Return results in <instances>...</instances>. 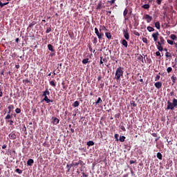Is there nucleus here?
I'll return each mask as SVG.
<instances>
[{"label":"nucleus","instance_id":"56","mask_svg":"<svg viewBox=\"0 0 177 177\" xmlns=\"http://www.w3.org/2000/svg\"><path fill=\"white\" fill-rule=\"evenodd\" d=\"M136 162V160H130L129 164L130 165H132V164H135Z\"/></svg>","mask_w":177,"mask_h":177},{"label":"nucleus","instance_id":"62","mask_svg":"<svg viewBox=\"0 0 177 177\" xmlns=\"http://www.w3.org/2000/svg\"><path fill=\"white\" fill-rule=\"evenodd\" d=\"M88 46L90 52H92V46H91V44H89Z\"/></svg>","mask_w":177,"mask_h":177},{"label":"nucleus","instance_id":"13","mask_svg":"<svg viewBox=\"0 0 177 177\" xmlns=\"http://www.w3.org/2000/svg\"><path fill=\"white\" fill-rule=\"evenodd\" d=\"M82 164H84V162L82 160H79L77 162H75L73 164V167H77L78 165H82Z\"/></svg>","mask_w":177,"mask_h":177},{"label":"nucleus","instance_id":"6","mask_svg":"<svg viewBox=\"0 0 177 177\" xmlns=\"http://www.w3.org/2000/svg\"><path fill=\"white\" fill-rule=\"evenodd\" d=\"M160 35V33L158 32V31L153 32L151 35L152 38L153 39L154 42H157V41H158V36Z\"/></svg>","mask_w":177,"mask_h":177},{"label":"nucleus","instance_id":"59","mask_svg":"<svg viewBox=\"0 0 177 177\" xmlns=\"http://www.w3.org/2000/svg\"><path fill=\"white\" fill-rule=\"evenodd\" d=\"M115 118H120V113L115 114Z\"/></svg>","mask_w":177,"mask_h":177},{"label":"nucleus","instance_id":"30","mask_svg":"<svg viewBox=\"0 0 177 177\" xmlns=\"http://www.w3.org/2000/svg\"><path fill=\"white\" fill-rule=\"evenodd\" d=\"M103 103V100H102L101 97H98L97 100L95 102V104H99Z\"/></svg>","mask_w":177,"mask_h":177},{"label":"nucleus","instance_id":"17","mask_svg":"<svg viewBox=\"0 0 177 177\" xmlns=\"http://www.w3.org/2000/svg\"><path fill=\"white\" fill-rule=\"evenodd\" d=\"M8 114H10V112L12 111V110H13L15 109V106L13 104H10L8 106Z\"/></svg>","mask_w":177,"mask_h":177},{"label":"nucleus","instance_id":"52","mask_svg":"<svg viewBox=\"0 0 177 177\" xmlns=\"http://www.w3.org/2000/svg\"><path fill=\"white\" fill-rule=\"evenodd\" d=\"M50 31H52V28H48L46 29V34H49V32H50Z\"/></svg>","mask_w":177,"mask_h":177},{"label":"nucleus","instance_id":"5","mask_svg":"<svg viewBox=\"0 0 177 177\" xmlns=\"http://www.w3.org/2000/svg\"><path fill=\"white\" fill-rule=\"evenodd\" d=\"M104 8H106V6H104V3H103V1H100L98 2V4H97V7H96V10H99L103 9Z\"/></svg>","mask_w":177,"mask_h":177},{"label":"nucleus","instance_id":"2","mask_svg":"<svg viewBox=\"0 0 177 177\" xmlns=\"http://www.w3.org/2000/svg\"><path fill=\"white\" fill-rule=\"evenodd\" d=\"M159 39L160 41H157L158 45H156V46L159 52H162L164 50L162 46L165 45V39H164L162 36H160Z\"/></svg>","mask_w":177,"mask_h":177},{"label":"nucleus","instance_id":"40","mask_svg":"<svg viewBox=\"0 0 177 177\" xmlns=\"http://www.w3.org/2000/svg\"><path fill=\"white\" fill-rule=\"evenodd\" d=\"M171 80L173 84H175V82H176V77L172 76V77H171Z\"/></svg>","mask_w":177,"mask_h":177},{"label":"nucleus","instance_id":"4","mask_svg":"<svg viewBox=\"0 0 177 177\" xmlns=\"http://www.w3.org/2000/svg\"><path fill=\"white\" fill-rule=\"evenodd\" d=\"M95 34H96L98 39H102L103 37H104V34L102 32H99V29H97V28H95Z\"/></svg>","mask_w":177,"mask_h":177},{"label":"nucleus","instance_id":"27","mask_svg":"<svg viewBox=\"0 0 177 177\" xmlns=\"http://www.w3.org/2000/svg\"><path fill=\"white\" fill-rule=\"evenodd\" d=\"M6 5H9V2L2 3V1H0V7L1 8H3V6H6Z\"/></svg>","mask_w":177,"mask_h":177},{"label":"nucleus","instance_id":"63","mask_svg":"<svg viewBox=\"0 0 177 177\" xmlns=\"http://www.w3.org/2000/svg\"><path fill=\"white\" fill-rule=\"evenodd\" d=\"M102 80V75H99L97 77V81H101Z\"/></svg>","mask_w":177,"mask_h":177},{"label":"nucleus","instance_id":"28","mask_svg":"<svg viewBox=\"0 0 177 177\" xmlns=\"http://www.w3.org/2000/svg\"><path fill=\"white\" fill-rule=\"evenodd\" d=\"M142 9H150V5L149 4H145L142 6Z\"/></svg>","mask_w":177,"mask_h":177},{"label":"nucleus","instance_id":"36","mask_svg":"<svg viewBox=\"0 0 177 177\" xmlns=\"http://www.w3.org/2000/svg\"><path fill=\"white\" fill-rule=\"evenodd\" d=\"M170 38H171V39H172L173 41H175V40L177 39V37H176V35L172 34V35H170Z\"/></svg>","mask_w":177,"mask_h":177},{"label":"nucleus","instance_id":"14","mask_svg":"<svg viewBox=\"0 0 177 177\" xmlns=\"http://www.w3.org/2000/svg\"><path fill=\"white\" fill-rule=\"evenodd\" d=\"M32 164H34V160L33 159H29L27 161V165H28L29 167H31L32 165Z\"/></svg>","mask_w":177,"mask_h":177},{"label":"nucleus","instance_id":"44","mask_svg":"<svg viewBox=\"0 0 177 177\" xmlns=\"http://www.w3.org/2000/svg\"><path fill=\"white\" fill-rule=\"evenodd\" d=\"M167 72L169 74V73H172V68L171 67H168L167 68Z\"/></svg>","mask_w":177,"mask_h":177},{"label":"nucleus","instance_id":"38","mask_svg":"<svg viewBox=\"0 0 177 177\" xmlns=\"http://www.w3.org/2000/svg\"><path fill=\"white\" fill-rule=\"evenodd\" d=\"M127 15H128V10L127 8H125L124 12H123L124 17H127Z\"/></svg>","mask_w":177,"mask_h":177},{"label":"nucleus","instance_id":"50","mask_svg":"<svg viewBox=\"0 0 177 177\" xmlns=\"http://www.w3.org/2000/svg\"><path fill=\"white\" fill-rule=\"evenodd\" d=\"M120 136V135H118V134H115L114 135V138H115V139H116V142H118V137Z\"/></svg>","mask_w":177,"mask_h":177},{"label":"nucleus","instance_id":"57","mask_svg":"<svg viewBox=\"0 0 177 177\" xmlns=\"http://www.w3.org/2000/svg\"><path fill=\"white\" fill-rule=\"evenodd\" d=\"M156 56H160V57H161V53H160V51H157L156 53Z\"/></svg>","mask_w":177,"mask_h":177},{"label":"nucleus","instance_id":"24","mask_svg":"<svg viewBox=\"0 0 177 177\" xmlns=\"http://www.w3.org/2000/svg\"><path fill=\"white\" fill-rule=\"evenodd\" d=\"M105 35L108 39H111V33L106 32H105Z\"/></svg>","mask_w":177,"mask_h":177},{"label":"nucleus","instance_id":"55","mask_svg":"<svg viewBox=\"0 0 177 177\" xmlns=\"http://www.w3.org/2000/svg\"><path fill=\"white\" fill-rule=\"evenodd\" d=\"M120 129H122V131H123V132H125V131H127V129H125V127H124V126H121Z\"/></svg>","mask_w":177,"mask_h":177},{"label":"nucleus","instance_id":"37","mask_svg":"<svg viewBox=\"0 0 177 177\" xmlns=\"http://www.w3.org/2000/svg\"><path fill=\"white\" fill-rule=\"evenodd\" d=\"M74 167V165L71 164V165H67L66 167L68 168V172H70V169H71V167Z\"/></svg>","mask_w":177,"mask_h":177},{"label":"nucleus","instance_id":"7","mask_svg":"<svg viewBox=\"0 0 177 177\" xmlns=\"http://www.w3.org/2000/svg\"><path fill=\"white\" fill-rule=\"evenodd\" d=\"M8 137L10 138V139H11L12 140H15V139H17V136L16 135V131H12L11 132L9 135Z\"/></svg>","mask_w":177,"mask_h":177},{"label":"nucleus","instance_id":"8","mask_svg":"<svg viewBox=\"0 0 177 177\" xmlns=\"http://www.w3.org/2000/svg\"><path fill=\"white\" fill-rule=\"evenodd\" d=\"M145 19L147 20V23H151V20H153V17L150 16L149 14H146L145 15Z\"/></svg>","mask_w":177,"mask_h":177},{"label":"nucleus","instance_id":"26","mask_svg":"<svg viewBox=\"0 0 177 177\" xmlns=\"http://www.w3.org/2000/svg\"><path fill=\"white\" fill-rule=\"evenodd\" d=\"M125 139H126V137H125V136H120L119 140H120V142H125Z\"/></svg>","mask_w":177,"mask_h":177},{"label":"nucleus","instance_id":"46","mask_svg":"<svg viewBox=\"0 0 177 177\" xmlns=\"http://www.w3.org/2000/svg\"><path fill=\"white\" fill-rule=\"evenodd\" d=\"M23 84H30V80H28V79L24 80Z\"/></svg>","mask_w":177,"mask_h":177},{"label":"nucleus","instance_id":"48","mask_svg":"<svg viewBox=\"0 0 177 177\" xmlns=\"http://www.w3.org/2000/svg\"><path fill=\"white\" fill-rule=\"evenodd\" d=\"M129 29L127 28L126 29H123V35L128 34Z\"/></svg>","mask_w":177,"mask_h":177},{"label":"nucleus","instance_id":"39","mask_svg":"<svg viewBox=\"0 0 177 177\" xmlns=\"http://www.w3.org/2000/svg\"><path fill=\"white\" fill-rule=\"evenodd\" d=\"M50 85H51V86H53V88L56 87V83H55V81L53 80L50 82Z\"/></svg>","mask_w":177,"mask_h":177},{"label":"nucleus","instance_id":"25","mask_svg":"<svg viewBox=\"0 0 177 177\" xmlns=\"http://www.w3.org/2000/svg\"><path fill=\"white\" fill-rule=\"evenodd\" d=\"M167 44H169V45H174H174H176V46H177V44L174 42V41L170 40V39L167 40Z\"/></svg>","mask_w":177,"mask_h":177},{"label":"nucleus","instance_id":"53","mask_svg":"<svg viewBox=\"0 0 177 177\" xmlns=\"http://www.w3.org/2000/svg\"><path fill=\"white\" fill-rule=\"evenodd\" d=\"M160 78V75H157L156 77H155V81H159Z\"/></svg>","mask_w":177,"mask_h":177},{"label":"nucleus","instance_id":"18","mask_svg":"<svg viewBox=\"0 0 177 177\" xmlns=\"http://www.w3.org/2000/svg\"><path fill=\"white\" fill-rule=\"evenodd\" d=\"M154 25L156 28H157V30H160V28H161V26L160 25L159 21L156 22Z\"/></svg>","mask_w":177,"mask_h":177},{"label":"nucleus","instance_id":"11","mask_svg":"<svg viewBox=\"0 0 177 177\" xmlns=\"http://www.w3.org/2000/svg\"><path fill=\"white\" fill-rule=\"evenodd\" d=\"M43 102H46V103H53V100H50L48 96L44 97L42 100Z\"/></svg>","mask_w":177,"mask_h":177},{"label":"nucleus","instance_id":"16","mask_svg":"<svg viewBox=\"0 0 177 177\" xmlns=\"http://www.w3.org/2000/svg\"><path fill=\"white\" fill-rule=\"evenodd\" d=\"M47 47L48 50H50V52H55V48H53V46H52V44H48Z\"/></svg>","mask_w":177,"mask_h":177},{"label":"nucleus","instance_id":"9","mask_svg":"<svg viewBox=\"0 0 177 177\" xmlns=\"http://www.w3.org/2000/svg\"><path fill=\"white\" fill-rule=\"evenodd\" d=\"M154 86H156V88H157V89H160V88L162 86V82H157L154 84Z\"/></svg>","mask_w":177,"mask_h":177},{"label":"nucleus","instance_id":"58","mask_svg":"<svg viewBox=\"0 0 177 177\" xmlns=\"http://www.w3.org/2000/svg\"><path fill=\"white\" fill-rule=\"evenodd\" d=\"M162 2V0H156V3H158V5H160Z\"/></svg>","mask_w":177,"mask_h":177},{"label":"nucleus","instance_id":"1","mask_svg":"<svg viewBox=\"0 0 177 177\" xmlns=\"http://www.w3.org/2000/svg\"><path fill=\"white\" fill-rule=\"evenodd\" d=\"M115 75V80L117 82H118V81H121V77L124 76V68L119 66L116 69Z\"/></svg>","mask_w":177,"mask_h":177},{"label":"nucleus","instance_id":"43","mask_svg":"<svg viewBox=\"0 0 177 177\" xmlns=\"http://www.w3.org/2000/svg\"><path fill=\"white\" fill-rule=\"evenodd\" d=\"M15 113H17V114H20V113H21V109L17 108L15 109Z\"/></svg>","mask_w":177,"mask_h":177},{"label":"nucleus","instance_id":"19","mask_svg":"<svg viewBox=\"0 0 177 177\" xmlns=\"http://www.w3.org/2000/svg\"><path fill=\"white\" fill-rule=\"evenodd\" d=\"M165 57H169L170 59H172V53L167 51L165 53Z\"/></svg>","mask_w":177,"mask_h":177},{"label":"nucleus","instance_id":"45","mask_svg":"<svg viewBox=\"0 0 177 177\" xmlns=\"http://www.w3.org/2000/svg\"><path fill=\"white\" fill-rule=\"evenodd\" d=\"M93 42L95 45H96V44H97V37H94Z\"/></svg>","mask_w":177,"mask_h":177},{"label":"nucleus","instance_id":"42","mask_svg":"<svg viewBox=\"0 0 177 177\" xmlns=\"http://www.w3.org/2000/svg\"><path fill=\"white\" fill-rule=\"evenodd\" d=\"M98 88H100V89H103V88H104V83L101 82L98 86Z\"/></svg>","mask_w":177,"mask_h":177},{"label":"nucleus","instance_id":"12","mask_svg":"<svg viewBox=\"0 0 177 177\" xmlns=\"http://www.w3.org/2000/svg\"><path fill=\"white\" fill-rule=\"evenodd\" d=\"M50 95V92H49V90L46 88V91L43 92L42 97H44L46 96H49Z\"/></svg>","mask_w":177,"mask_h":177},{"label":"nucleus","instance_id":"21","mask_svg":"<svg viewBox=\"0 0 177 177\" xmlns=\"http://www.w3.org/2000/svg\"><path fill=\"white\" fill-rule=\"evenodd\" d=\"M35 24H37V22H35V21H31V22H30V23H29V26H28L29 28H32L33 26H35Z\"/></svg>","mask_w":177,"mask_h":177},{"label":"nucleus","instance_id":"54","mask_svg":"<svg viewBox=\"0 0 177 177\" xmlns=\"http://www.w3.org/2000/svg\"><path fill=\"white\" fill-rule=\"evenodd\" d=\"M142 41L144 42V44H148L147 38H142Z\"/></svg>","mask_w":177,"mask_h":177},{"label":"nucleus","instance_id":"49","mask_svg":"<svg viewBox=\"0 0 177 177\" xmlns=\"http://www.w3.org/2000/svg\"><path fill=\"white\" fill-rule=\"evenodd\" d=\"M109 3L111 5H113V3H115V0H111V1H108Z\"/></svg>","mask_w":177,"mask_h":177},{"label":"nucleus","instance_id":"22","mask_svg":"<svg viewBox=\"0 0 177 177\" xmlns=\"http://www.w3.org/2000/svg\"><path fill=\"white\" fill-rule=\"evenodd\" d=\"M130 104L132 107H136V106H138V104H136V102H135V101L131 100L130 102Z\"/></svg>","mask_w":177,"mask_h":177},{"label":"nucleus","instance_id":"3","mask_svg":"<svg viewBox=\"0 0 177 177\" xmlns=\"http://www.w3.org/2000/svg\"><path fill=\"white\" fill-rule=\"evenodd\" d=\"M177 106V100L176 98L173 99V102L171 101H167V106L166 110H174L175 107Z\"/></svg>","mask_w":177,"mask_h":177},{"label":"nucleus","instance_id":"64","mask_svg":"<svg viewBox=\"0 0 177 177\" xmlns=\"http://www.w3.org/2000/svg\"><path fill=\"white\" fill-rule=\"evenodd\" d=\"M84 177H88V174H85V172L82 173Z\"/></svg>","mask_w":177,"mask_h":177},{"label":"nucleus","instance_id":"32","mask_svg":"<svg viewBox=\"0 0 177 177\" xmlns=\"http://www.w3.org/2000/svg\"><path fill=\"white\" fill-rule=\"evenodd\" d=\"M87 146L91 147V146H93L95 145V142L93 141H88L86 143Z\"/></svg>","mask_w":177,"mask_h":177},{"label":"nucleus","instance_id":"51","mask_svg":"<svg viewBox=\"0 0 177 177\" xmlns=\"http://www.w3.org/2000/svg\"><path fill=\"white\" fill-rule=\"evenodd\" d=\"M4 73H5V69H0V74L1 75H4Z\"/></svg>","mask_w":177,"mask_h":177},{"label":"nucleus","instance_id":"33","mask_svg":"<svg viewBox=\"0 0 177 177\" xmlns=\"http://www.w3.org/2000/svg\"><path fill=\"white\" fill-rule=\"evenodd\" d=\"M156 156L158 160H162V154H161V153L158 152Z\"/></svg>","mask_w":177,"mask_h":177},{"label":"nucleus","instance_id":"41","mask_svg":"<svg viewBox=\"0 0 177 177\" xmlns=\"http://www.w3.org/2000/svg\"><path fill=\"white\" fill-rule=\"evenodd\" d=\"M15 172H17V174H19L20 175H21V174H23V171H21V169H15Z\"/></svg>","mask_w":177,"mask_h":177},{"label":"nucleus","instance_id":"31","mask_svg":"<svg viewBox=\"0 0 177 177\" xmlns=\"http://www.w3.org/2000/svg\"><path fill=\"white\" fill-rule=\"evenodd\" d=\"M100 28H102V29H100V31H109V30H107V28H106V26H100Z\"/></svg>","mask_w":177,"mask_h":177},{"label":"nucleus","instance_id":"61","mask_svg":"<svg viewBox=\"0 0 177 177\" xmlns=\"http://www.w3.org/2000/svg\"><path fill=\"white\" fill-rule=\"evenodd\" d=\"M8 122H10V125H13V120H8Z\"/></svg>","mask_w":177,"mask_h":177},{"label":"nucleus","instance_id":"35","mask_svg":"<svg viewBox=\"0 0 177 177\" xmlns=\"http://www.w3.org/2000/svg\"><path fill=\"white\" fill-rule=\"evenodd\" d=\"M123 35L125 39H127V41L129 40V33H124Z\"/></svg>","mask_w":177,"mask_h":177},{"label":"nucleus","instance_id":"10","mask_svg":"<svg viewBox=\"0 0 177 177\" xmlns=\"http://www.w3.org/2000/svg\"><path fill=\"white\" fill-rule=\"evenodd\" d=\"M52 121L54 125H57L60 120L57 118H52Z\"/></svg>","mask_w":177,"mask_h":177},{"label":"nucleus","instance_id":"20","mask_svg":"<svg viewBox=\"0 0 177 177\" xmlns=\"http://www.w3.org/2000/svg\"><path fill=\"white\" fill-rule=\"evenodd\" d=\"M10 118H13V114L8 113L6 116L5 120H10Z\"/></svg>","mask_w":177,"mask_h":177},{"label":"nucleus","instance_id":"60","mask_svg":"<svg viewBox=\"0 0 177 177\" xmlns=\"http://www.w3.org/2000/svg\"><path fill=\"white\" fill-rule=\"evenodd\" d=\"M152 136H153V138H157V133H153Z\"/></svg>","mask_w":177,"mask_h":177},{"label":"nucleus","instance_id":"29","mask_svg":"<svg viewBox=\"0 0 177 177\" xmlns=\"http://www.w3.org/2000/svg\"><path fill=\"white\" fill-rule=\"evenodd\" d=\"M82 62L83 64H87V63H89V58L84 59Z\"/></svg>","mask_w":177,"mask_h":177},{"label":"nucleus","instance_id":"34","mask_svg":"<svg viewBox=\"0 0 177 177\" xmlns=\"http://www.w3.org/2000/svg\"><path fill=\"white\" fill-rule=\"evenodd\" d=\"M78 106H80V102L78 101H75L73 104V107H78Z\"/></svg>","mask_w":177,"mask_h":177},{"label":"nucleus","instance_id":"15","mask_svg":"<svg viewBox=\"0 0 177 177\" xmlns=\"http://www.w3.org/2000/svg\"><path fill=\"white\" fill-rule=\"evenodd\" d=\"M122 45L124 46V48H128V41L126 39H123L122 41Z\"/></svg>","mask_w":177,"mask_h":177},{"label":"nucleus","instance_id":"47","mask_svg":"<svg viewBox=\"0 0 177 177\" xmlns=\"http://www.w3.org/2000/svg\"><path fill=\"white\" fill-rule=\"evenodd\" d=\"M134 35H136L137 37H140V33L138 31H134L133 32Z\"/></svg>","mask_w":177,"mask_h":177},{"label":"nucleus","instance_id":"23","mask_svg":"<svg viewBox=\"0 0 177 177\" xmlns=\"http://www.w3.org/2000/svg\"><path fill=\"white\" fill-rule=\"evenodd\" d=\"M147 30L149 32H153V31H154V28L151 27V26H147Z\"/></svg>","mask_w":177,"mask_h":177}]
</instances>
